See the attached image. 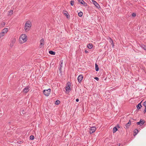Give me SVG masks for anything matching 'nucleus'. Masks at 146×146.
Returning <instances> with one entry per match:
<instances>
[{"label": "nucleus", "mask_w": 146, "mask_h": 146, "mask_svg": "<svg viewBox=\"0 0 146 146\" xmlns=\"http://www.w3.org/2000/svg\"><path fill=\"white\" fill-rule=\"evenodd\" d=\"M32 26V24L30 21H27L25 25L24 29L26 31L29 30Z\"/></svg>", "instance_id": "nucleus-1"}, {"label": "nucleus", "mask_w": 146, "mask_h": 146, "mask_svg": "<svg viewBox=\"0 0 146 146\" xmlns=\"http://www.w3.org/2000/svg\"><path fill=\"white\" fill-rule=\"evenodd\" d=\"M5 25V23L4 22H1L0 24V27H3Z\"/></svg>", "instance_id": "nucleus-16"}, {"label": "nucleus", "mask_w": 146, "mask_h": 146, "mask_svg": "<svg viewBox=\"0 0 146 146\" xmlns=\"http://www.w3.org/2000/svg\"><path fill=\"white\" fill-rule=\"evenodd\" d=\"M111 44L112 45V47L113 48L114 46L113 42H112V43H111Z\"/></svg>", "instance_id": "nucleus-37"}, {"label": "nucleus", "mask_w": 146, "mask_h": 146, "mask_svg": "<svg viewBox=\"0 0 146 146\" xmlns=\"http://www.w3.org/2000/svg\"><path fill=\"white\" fill-rule=\"evenodd\" d=\"M65 89L66 90V93L67 94H68L70 91V87H66Z\"/></svg>", "instance_id": "nucleus-12"}, {"label": "nucleus", "mask_w": 146, "mask_h": 146, "mask_svg": "<svg viewBox=\"0 0 146 146\" xmlns=\"http://www.w3.org/2000/svg\"><path fill=\"white\" fill-rule=\"evenodd\" d=\"M85 52L86 53H88V51H87V50H85Z\"/></svg>", "instance_id": "nucleus-42"}, {"label": "nucleus", "mask_w": 146, "mask_h": 146, "mask_svg": "<svg viewBox=\"0 0 146 146\" xmlns=\"http://www.w3.org/2000/svg\"><path fill=\"white\" fill-rule=\"evenodd\" d=\"M95 70L96 71H98L99 70V67L96 63L95 64Z\"/></svg>", "instance_id": "nucleus-21"}, {"label": "nucleus", "mask_w": 146, "mask_h": 146, "mask_svg": "<svg viewBox=\"0 0 146 146\" xmlns=\"http://www.w3.org/2000/svg\"><path fill=\"white\" fill-rule=\"evenodd\" d=\"M142 47L145 50H146V46L145 45H143L142 46Z\"/></svg>", "instance_id": "nucleus-33"}, {"label": "nucleus", "mask_w": 146, "mask_h": 146, "mask_svg": "<svg viewBox=\"0 0 146 146\" xmlns=\"http://www.w3.org/2000/svg\"><path fill=\"white\" fill-rule=\"evenodd\" d=\"M40 44L39 47L40 48L42 47L44 45V40L43 38L40 40Z\"/></svg>", "instance_id": "nucleus-9"}, {"label": "nucleus", "mask_w": 146, "mask_h": 146, "mask_svg": "<svg viewBox=\"0 0 146 146\" xmlns=\"http://www.w3.org/2000/svg\"><path fill=\"white\" fill-rule=\"evenodd\" d=\"M15 41H16V40L15 38H13L11 40V42L14 44L15 42Z\"/></svg>", "instance_id": "nucleus-23"}, {"label": "nucleus", "mask_w": 146, "mask_h": 146, "mask_svg": "<svg viewBox=\"0 0 146 146\" xmlns=\"http://www.w3.org/2000/svg\"><path fill=\"white\" fill-rule=\"evenodd\" d=\"M13 44L11 42L10 44V46H11V47H12L13 46Z\"/></svg>", "instance_id": "nucleus-38"}, {"label": "nucleus", "mask_w": 146, "mask_h": 146, "mask_svg": "<svg viewBox=\"0 0 146 146\" xmlns=\"http://www.w3.org/2000/svg\"><path fill=\"white\" fill-rule=\"evenodd\" d=\"M116 127H117V128H120V127L119 126V125L118 124L117 125Z\"/></svg>", "instance_id": "nucleus-40"}, {"label": "nucleus", "mask_w": 146, "mask_h": 146, "mask_svg": "<svg viewBox=\"0 0 146 146\" xmlns=\"http://www.w3.org/2000/svg\"><path fill=\"white\" fill-rule=\"evenodd\" d=\"M49 53L51 55H54L55 54V52L52 50H50L49 52Z\"/></svg>", "instance_id": "nucleus-20"}, {"label": "nucleus", "mask_w": 146, "mask_h": 146, "mask_svg": "<svg viewBox=\"0 0 146 146\" xmlns=\"http://www.w3.org/2000/svg\"><path fill=\"white\" fill-rule=\"evenodd\" d=\"M82 5H84L85 6H87V3L85 2L84 1L83 3V4H82Z\"/></svg>", "instance_id": "nucleus-31"}, {"label": "nucleus", "mask_w": 146, "mask_h": 146, "mask_svg": "<svg viewBox=\"0 0 146 146\" xmlns=\"http://www.w3.org/2000/svg\"><path fill=\"white\" fill-rule=\"evenodd\" d=\"M83 76L82 75H79L78 77V82L80 83L81 82L82 80L83 79Z\"/></svg>", "instance_id": "nucleus-7"}, {"label": "nucleus", "mask_w": 146, "mask_h": 146, "mask_svg": "<svg viewBox=\"0 0 146 146\" xmlns=\"http://www.w3.org/2000/svg\"><path fill=\"white\" fill-rule=\"evenodd\" d=\"M87 47L90 49L92 48L93 47L92 44L91 43L88 44L87 45Z\"/></svg>", "instance_id": "nucleus-17"}, {"label": "nucleus", "mask_w": 146, "mask_h": 146, "mask_svg": "<svg viewBox=\"0 0 146 146\" xmlns=\"http://www.w3.org/2000/svg\"><path fill=\"white\" fill-rule=\"evenodd\" d=\"M9 14L10 15H12L13 14V11L10 10L9 12Z\"/></svg>", "instance_id": "nucleus-34"}, {"label": "nucleus", "mask_w": 146, "mask_h": 146, "mask_svg": "<svg viewBox=\"0 0 146 146\" xmlns=\"http://www.w3.org/2000/svg\"><path fill=\"white\" fill-rule=\"evenodd\" d=\"M74 1H70V4L72 6L74 5Z\"/></svg>", "instance_id": "nucleus-27"}, {"label": "nucleus", "mask_w": 146, "mask_h": 146, "mask_svg": "<svg viewBox=\"0 0 146 146\" xmlns=\"http://www.w3.org/2000/svg\"><path fill=\"white\" fill-rule=\"evenodd\" d=\"M8 31V29L7 28H5L3 29L2 32H3V33H7Z\"/></svg>", "instance_id": "nucleus-15"}, {"label": "nucleus", "mask_w": 146, "mask_h": 146, "mask_svg": "<svg viewBox=\"0 0 146 146\" xmlns=\"http://www.w3.org/2000/svg\"><path fill=\"white\" fill-rule=\"evenodd\" d=\"M92 2L97 8L98 9H99V8H100V6L96 1L94 0H92Z\"/></svg>", "instance_id": "nucleus-8"}, {"label": "nucleus", "mask_w": 146, "mask_h": 146, "mask_svg": "<svg viewBox=\"0 0 146 146\" xmlns=\"http://www.w3.org/2000/svg\"><path fill=\"white\" fill-rule=\"evenodd\" d=\"M79 101V99L78 98H77L76 99V101L77 102H78Z\"/></svg>", "instance_id": "nucleus-39"}, {"label": "nucleus", "mask_w": 146, "mask_h": 146, "mask_svg": "<svg viewBox=\"0 0 146 146\" xmlns=\"http://www.w3.org/2000/svg\"><path fill=\"white\" fill-rule=\"evenodd\" d=\"M29 86H27L23 90V92L24 93H27L29 91Z\"/></svg>", "instance_id": "nucleus-11"}, {"label": "nucleus", "mask_w": 146, "mask_h": 146, "mask_svg": "<svg viewBox=\"0 0 146 146\" xmlns=\"http://www.w3.org/2000/svg\"><path fill=\"white\" fill-rule=\"evenodd\" d=\"M141 102L140 103H139L136 106V108L138 110H139L142 107V106L141 105Z\"/></svg>", "instance_id": "nucleus-14"}, {"label": "nucleus", "mask_w": 146, "mask_h": 146, "mask_svg": "<svg viewBox=\"0 0 146 146\" xmlns=\"http://www.w3.org/2000/svg\"><path fill=\"white\" fill-rule=\"evenodd\" d=\"M117 127H113V133H115L117 130Z\"/></svg>", "instance_id": "nucleus-19"}, {"label": "nucleus", "mask_w": 146, "mask_h": 146, "mask_svg": "<svg viewBox=\"0 0 146 146\" xmlns=\"http://www.w3.org/2000/svg\"><path fill=\"white\" fill-rule=\"evenodd\" d=\"M18 142H18V143H20L22 142V141H19Z\"/></svg>", "instance_id": "nucleus-43"}, {"label": "nucleus", "mask_w": 146, "mask_h": 146, "mask_svg": "<svg viewBox=\"0 0 146 146\" xmlns=\"http://www.w3.org/2000/svg\"><path fill=\"white\" fill-rule=\"evenodd\" d=\"M27 36L25 34H22V35L19 38L20 41H21V40H23V42H21L22 43L25 42L27 40Z\"/></svg>", "instance_id": "nucleus-2"}, {"label": "nucleus", "mask_w": 146, "mask_h": 146, "mask_svg": "<svg viewBox=\"0 0 146 146\" xmlns=\"http://www.w3.org/2000/svg\"><path fill=\"white\" fill-rule=\"evenodd\" d=\"M60 103V102L59 100H57L56 101L55 104L56 105H58Z\"/></svg>", "instance_id": "nucleus-24"}, {"label": "nucleus", "mask_w": 146, "mask_h": 146, "mask_svg": "<svg viewBox=\"0 0 146 146\" xmlns=\"http://www.w3.org/2000/svg\"><path fill=\"white\" fill-rule=\"evenodd\" d=\"M96 129V128L94 127H91L90 128L89 133L91 134L95 132Z\"/></svg>", "instance_id": "nucleus-5"}, {"label": "nucleus", "mask_w": 146, "mask_h": 146, "mask_svg": "<svg viewBox=\"0 0 146 146\" xmlns=\"http://www.w3.org/2000/svg\"><path fill=\"white\" fill-rule=\"evenodd\" d=\"M63 13L64 15L67 18L70 17V15L66 11H63Z\"/></svg>", "instance_id": "nucleus-10"}, {"label": "nucleus", "mask_w": 146, "mask_h": 146, "mask_svg": "<svg viewBox=\"0 0 146 146\" xmlns=\"http://www.w3.org/2000/svg\"><path fill=\"white\" fill-rule=\"evenodd\" d=\"M136 16V14L135 13H133L132 14V16L133 17H135Z\"/></svg>", "instance_id": "nucleus-32"}, {"label": "nucleus", "mask_w": 146, "mask_h": 146, "mask_svg": "<svg viewBox=\"0 0 146 146\" xmlns=\"http://www.w3.org/2000/svg\"><path fill=\"white\" fill-rule=\"evenodd\" d=\"M131 124V122L130 120H129V122L128 123L126 124L125 125V127L127 129L128 128H129V126Z\"/></svg>", "instance_id": "nucleus-13"}, {"label": "nucleus", "mask_w": 146, "mask_h": 146, "mask_svg": "<svg viewBox=\"0 0 146 146\" xmlns=\"http://www.w3.org/2000/svg\"><path fill=\"white\" fill-rule=\"evenodd\" d=\"M50 92L51 90L50 89H48L47 90H44L43 91L44 95L47 96H49Z\"/></svg>", "instance_id": "nucleus-3"}, {"label": "nucleus", "mask_w": 146, "mask_h": 146, "mask_svg": "<svg viewBox=\"0 0 146 146\" xmlns=\"http://www.w3.org/2000/svg\"><path fill=\"white\" fill-rule=\"evenodd\" d=\"M144 113H145L146 112V109L145 108V110L144 111Z\"/></svg>", "instance_id": "nucleus-41"}, {"label": "nucleus", "mask_w": 146, "mask_h": 146, "mask_svg": "<svg viewBox=\"0 0 146 146\" xmlns=\"http://www.w3.org/2000/svg\"><path fill=\"white\" fill-rule=\"evenodd\" d=\"M138 130L137 129H135L134 131V135L135 136L136 135L138 132Z\"/></svg>", "instance_id": "nucleus-18"}, {"label": "nucleus", "mask_w": 146, "mask_h": 146, "mask_svg": "<svg viewBox=\"0 0 146 146\" xmlns=\"http://www.w3.org/2000/svg\"><path fill=\"white\" fill-rule=\"evenodd\" d=\"M70 86H71L70 83L69 82H68V83H67V86L66 87H70Z\"/></svg>", "instance_id": "nucleus-25"}, {"label": "nucleus", "mask_w": 146, "mask_h": 146, "mask_svg": "<svg viewBox=\"0 0 146 146\" xmlns=\"http://www.w3.org/2000/svg\"><path fill=\"white\" fill-rule=\"evenodd\" d=\"M78 15L80 17H82L83 15V13L82 12L80 11V12L78 13Z\"/></svg>", "instance_id": "nucleus-22"}, {"label": "nucleus", "mask_w": 146, "mask_h": 146, "mask_svg": "<svg viewBox=\"0 0 146 146\" xmlns=\"http://www.w3.org/2000/svg\"><path fill=\"white\" fill-rule=\"evenodd\" d=\"M3 33V32H1L0 33V38L1 37L4 36Z\"/></svg>", "instance_id": "nucleus-30"}, {"label": "nucleus", "mask_w": 146, "mask_h": 146, "mask_svg": "<svg viewBox=\"0 0 146 146\" xmlns=\"http://www.w3.org/2000/svg\"><path fill=\"white\" fill-rule=\"evenodd\" d=\"M143 105L145 107V108L146 109V101L143 103Z\"/></svg>", "instance_id": "nucleus-29"}, {"label": "nucleus", "mask_w": 146, "mask_h": 146, "mask_svg": "<svg viewBox=\"0 0 146 146\" xmlns=\"http://www.w3.org/2000/svg\"><path fill=\"white\" fill-rule=\"evenodd\" d=\"M109 42L111 43L113 42V40H112V39L111 38H110Z\"/></svg>", "instance_id": "nucleus-35"}, {"label": "nucleus", "mask_w": 146, "mask_h": 146, "mask_svg": "<svg viewBox=\"0 0 146 146\" xmlns=\"http://www.w3.org/2000/svg\"><path fill=\"white\" fill-rule=\"evenodd\" d=\"M78 1L81 4H83V3L84 2L83 0H78Z\"/></svg>", "instance_id": "nucleus-26"}, {"label": "nucleus", "mask_w": 146, "mask_h": 146, "mask_svg": "<svg viewBox=\"0 0 146 146\" xmlns=\"http://www.w3.org/2000/svg\"><path fill=\"white\" fill-rule=\"evenodd\" d=\"M94 79L97 80V81H98L99 80V78L97 77H95L94 78Z\"/></svg>", "instance_id": "nucleus-36"}, {"label": "nucleus", "mask_w": 146, "mask_h": 146, "mask_svg": "<svg viewBox=\"0 0 146 146\" xmlns=\"http://www.w3.org/2000/svg\"><path fill=\"white\" fill-rule=\"evenodd\" d=\"M145 123V121L141 119L139 121L137 122L136 123L137 125H143Z\"/></svg>", "instance_id": "nucleus-6"}, {"label": "nucleus", "mask_w": 146, "mask_h": 146, "mask_svg": "<svg viewBox=\"0 0 146 146\" xmlns=\"http://www.w3.org/2000/svg\"><path fill=\"white\" fill-rule=\"evenodd\" d=\"M63 66V62L62 61L61 62L60 66L59 67V73L60 75H62V68Z\"/></svg>", "instance_id": "nucleus-4"}, {"label": "nucleus", "mask_w": 146, "mask_h": 146, "mask_svg": "<svg viewBox=\"0 0 146 146\" xmlns=\"http://www.w3.org/2000/svg\"><path fill=\"white\" fill-rule=\"evenodd\" d=\"M30 138L31 140H33L34 138V137L33 135H31L30 137Z\"/></svg>", "instance_id": "nucleus-28"}]
</instances>
